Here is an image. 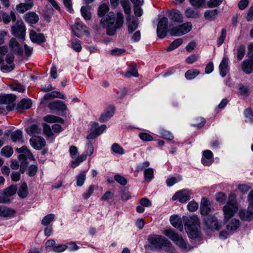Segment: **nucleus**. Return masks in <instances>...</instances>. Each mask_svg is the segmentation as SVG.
Masks as SVG:
<instances>
[{
  "instance_id": "f257e3e1",
  "label": "nucleus",
  "mask_w": 253,
  "mask_h": 253,
  "mask_svg": "<svg viewBox=\"0 0 253 253\" xmlns=\"http://www.w3.org/2000/svg\"><path fill=\"white\" fill-rule=\"evenodd\" d=\"M115 17L113 13H109L104 19H101V23L104 28L107 30V34L109 36L114 35L117 29L121 28L124 22V16L122 13L118 12L117 14L116 23Z\"/></svg>"
},
{
  "instance_id": "f03ea898",
  "label": "nucleus",
  "mask_w": 253,
  "mask_h": 253,
  "mask_svg": "<svg viewBox=\"0 0 253 253\" xmlns=\"http://www.w3.org/2000/svg\"><path fill=\"white\" fill-rule=\"evenodd\" d=\"M185 226L186 232L190 238H194L197 237L200 226L199 219L197 216H191Z\"/></svg>"
},
{
  "instance_id": "7ed1b4c3",
  "label": "nucleus",
  "mask_w": 253,
  "mask_h": 253,
  "mask_svg": "<svg viewBox=\"0 0 253 253\" xmlns=\"http://www.w3.org/2000/svg\"><path fill=\"white\" fill-rule=\"evenodd\" d=\"M164 234L173 241L178 247L182 249L187 248L186 243L183 238L177 234L173 230L168 229L164 231Z\"/></svg>"
},
{
  "instance_id": "20e7f679",
  "label": "nucleus",
  "mask_w": 253,
  "mask_h": 253,
  "mask_svg": "<svg viewBox=\"0 0 253 253\" xmlns=\"http://www.w3.org/2000/svg\"><path fill=\"white\" fill-rule=\"evenodd\" d=\"M190 22H186L179 26L172 27L169 31L171 36H180L190 32L192 29Z\"/></svg>"
},
{
  "instance_id": "39448f33",
  "label": "nucleus",
  "mask_w": 253,
  "mask_h": 253,
  "mask_svg": "<svg viewBox=\"0 0 253 253\" xmlns=\"http://www.w3.org/2000/svg\"><path fill=\"white\" fill-rule=\"evenodd\" d=\"M168 19L167 17H163L159 21L157 33L158 37L163 38L166 37L168 31Z\"/></svg>"
},
{
  "instance_id": "423d86ee",
  "label": "nucleus",
  "mask_w": 253,
  "mask_h": 253,
  "mask_svg": "<svg viewBox=\"0 0 253 253\" xmlns=\"http://www.w3.org/2000/svg\"><path fill=\"white\" fill-rule=\"evenodd\" d=\"M12 34L20 39H23L25 34V27L22 21H17L15 24L12 26Z\"/></svg>"
},
{
  "instance_id": "0eeeda50",
  "label": "nucleus",
  "mask_w": 253,
  "mask_h": 253,
  "mask_svg": "<svg viewBox=\"0 0 253 253\" xmlns=\"http://www.w3.org/2000/svg\"><path fill=\"white\" fill-rule=\"evenodd\" d=\"M148 240L151 244L156 247H160L164 245H169L170 244L169 241L161 236H150Z\"/></svg>"
},
{
  "instance_id": "6e6552de",
  "label": "nucleus",
  "mask_w": 253,
  "mask_h": 253,
  "mask_svg": "<svg viewBox=\"0 0 253 253\" xmlns=\"http://www.w3.org/2000/svg\"><path fill=\"white\" fill-rule=\"evenodd\" d=\"M237 204H226L223 208L225 220H229L232 217L238 210Z\"/></svg>"
},
{
  "instance_id": "1a4fd4ad",
  "label": "nucleus",
  "mask_w": 253,
  "mask_h": 253,
  "mask_svg": "<svg viewBox=\"0 0 253 253\" xmlns=\"http://www.w3.org/2000/svg\"><path fill=\"white\" fill-rule=\"evenodd\" d=\"M31 146L37 150L42 149L45 146L46 142L44 139L40 136H33L30 140Z\"/></svg>"
},
{
  "instance_id": "9d476101",
  "label": "nucleus",
  "mask_w": 253,
  "mask_h": 253,
  "mask_svg": "<svg viewBox=\"0 0 253 253\" xmlns=\"http://www.w3.org/2000/svg\"><path fill=\"white\" fill-rule=\"evenodd\" d=\"M126 24L129 34L133 33L138 27V20L134 17L128 15L126 17Z\"/></svg>"
},
{
  "instance_id": "9b49d317",
  "label": "nucleus",
  "mask_w": 253,
  "mask_h": 253,
  "mask_svg": "<svg viewBox=\"0 0 253 253\" xmlns=\"http://www.w3.org/2000/svg\"><path fill=\"white\" fill-rule=\"evenodd\" d=\"M204 223L207 228L212 230L219 229V225L218 224L217 219L213 216H208L204 218Z\"/></svg>"
},
{
  "instance_id": "f8f14e48",
  "label": "nucleus",
  "mask_w": 253,
  "mask_h": 253,
  "mask_svg": "<svg viewBox=\"0 0 253 253\" xmlns=\"http://www.w3.org/2000/svg\"><path fill=\"white\" fill-rule=\"evenodd\" d=\"M239 216L241 219L245 221H251L253 219V207L248 206L247 211L240 210Z\"/></svg>"
},
{
  "instance_id": "ddd939ff",
  "label": "nucleus",
  "mask_w": 253,
  "mask_h": 253,
  "mask_svg": "<svg viewBox=\"0 0 253 253\" xmlns=\"http://www.w3.org/2000/svg\"><path fill=\"white\" fill-rule=\"evenodd\" d=\"M9 46L10 50L14 53L20 55L23 54V48L15 38H12L10 39L9 42Z\"/></svg>"
},
{
  "instance_id": "4468645a",
  "label": "nucleus",
  "mask_w": 253,
  "mask_h": 253,
  "mask_svg": "<svg viewBox=\"0 0 253 253\" xmlns=\"http://www.w3.org/2000/svg\"><path fill=\"white\" fill-rule=\"evenodd\" d=\"M169 19L173 22L182 23L183 17L181 12L176 9H172L169 11Z\"/></svg>"
},
{
  "instance_id": "2eb2a0df",
  "label": "nucleus",
  "mask_w": 253,
  "mask_h": 253,
  "mask_svg": "<svg viewBox=\"0 0 253 253\" xmlns=\"http://www.w3.org/2000/svg\"><path fill=\"white\" fill-rule=\"evenodd\" d=\"M189 192L186 190H181L175 193L173 196L172 199L174 201L178 200L181 203H185L189 199Z\"/></svg>"
},
{
  "instance_id": "dca6fc26",
  "label": "nucleus",
  "mask_w": 253,
  "mask_h": 253,
  "mask_svg": "<svg viewBox=\"0 0 253 253\" xmlns=\"http://www.w3.org/2000/svg\"><path fill=\"white\" fill-rule=\"evenodd\" d=\"M202 158V164L206 166H210L213 162V154L210 150H205Z\"/></svg>"
},
{
  "instance_id": "f3484780",
  "label": "nucleus",
  "mask_w": 253,
  "mask_h": 253,
  "mask_svg": "<svg viewBox=\"0 0 253 253\" xmlns=\"http://www.w3.org/2000/svg\"><path fill=\"white\" fill-rule=\"evenodd\" d=\"M211 203L208 199L203 198L201 202L200 211L201 213L203 215H207L210 211Z\"/></svg>"
},
{
  "instance_id": "a211bd4d",
  "label": "nucleus",
  "mask_w": 253,
  "mask_h": 253,
  "mask_svg": "<svg viewBox=\"0 0 253 253\" xmlns=\"http://www.w3.org/2000/svg\"><path fill=\"white\" fill-rule=\"evenodd\" d=\"M114 106H109L105 110L104 112L103 113L100 117L99 119V121L100 122H104L109 120L114 113Z\"/></svg>"
},
{
  "instance_id": "6ab92c4d",
  "label": "nucleus",
  "mask_w": 253,
  "mask_h": 253,
  "mask_svg": "<svg viewBox=\"0 0 253 253\" xmlns=\"http://www.w3.org/2000/svg\"><path fill=\"white\" fill-rule=\"evenodd\" d=\"M242 69L246 74L253 72V55L250 59L244 61L242 64Z\"/></svg>"
},
{
  "instance_id": "aec40b11",
  "label": "nucleus",
  "mask_w": 253,
  "mask_h": 253,
  "mask_svg": "<svg viewBox=\"0 0 253 253\" xmlns=\"http://www.w3.org/2000/svg\"><path fill=\"white\" fill-rule=\"evenodd\" d=\"M33 0H25V2L21 3L16 6V10L21 13H24L30 9L33 6Z\"/></svg>"
},
{
  "instance_id": "412c9836",
  "label": "nucleus",
  "mask_w": 253,
  "mask_h": 253,
  "mask_svg": "<svg viewBox=\"0 0 253 253\" xmlns=\"http://www.w3.org/2000/svg\"><path fill=\"white\" fill-rule=\"evenodd\" d=\"M48 107L51 110H57L62 111H65L67 109V106L65 104L60 100H57L50 103L48 105Z\"/></svg>"
},
{
  "instance_id": "4be33fe9",
  "label": "nucleus",
  "mask_w": 253,
  "mask_h": 253,
  "mask_svg": "<svg viewBox=\"0 0 253 253\" xmlns=\"http://www.w3.org/2000/svg\"><path fill=\"white\" fill-rule=\"evenodd\" d=\"M228 66V59L227 57H224L222 59V61L219 66L220 75L222 77H224L226 75L229 70Z\"/></svg>"
},
{
  "instance_id": "5701e85b",
  "label": "nucleus",
  "mask_w": 253,
  "mask_h": 253,
  "mask_svg": "<svg viewBox=\"0 0 253 253\" xmlns=\"http://www.w3.org/2000/svg\"><path fill=\"white\" fill-rule=\"evenodd\" d=\"M30 37L31 41L35 42L42 43L45 41V38L42 34L37 33L32 30L30 33Z\"/></svg>"
},
{
  "instance_id": "b1692460",
  "label": "nucleus",
  "mask_w": 253,
  "mask_h": 253,
  "mask_svg": "<svg viewBox=\"0 0 253 253\" xmlns=\"http://www.w3.org/2000/svg\"><path fill=\"white\" fill-rule=\"evenodd\" d=\"M170 223L175 228L179 229L180 231L183 230L182 221L180 217L177 215H172L170 217Z\"/></svg>"
},
{
  "instance_id": "393cba45",
  "label": "nucleus",
  "mask_w": 253,
  "mask_h": 253,
  "mask_svg": "<svg viewBox=\"0 0 253 253\" xmlns=\"http://www.w3.org/2000/svg\"><path fill=\"white\" fill-rule=\"evenodd\" d=\"M16 97L14 94L0 95V104H11L14 102Z\"/></svg>"
},
{
  "instance_id": "a878e982",
  "label": "nucleus",
  "mask_w": 253,
  "mask_h": 253,
  "mask_svg": "<svg viewBox=\"0 0 253 253\" xmlns=\"http://www.w3.org/2000/svg\"><path fill=\"white\" fill-rule=\"evenodd\" d=\"M32 104V102L30 99H22L18 104L17 106V110H25L29 109Z\"/></svg>"
},
{
  "instance_id": "bb28decb",
  "label": "nucleus",
  "mask_w": 253,
  "mask_h": 253,
  "mask_svg": "<svg viewBox=\"0 0 253 253\" xmlns=\"http://www.w3.org/2000/svg\"><path fill=\"white\" fill-rule=\"evenodd\" d=\"M24 19L26 22L31 24H35L39 20V16L34 12H30L24 15Z\"/></svg>"
},
{
  "instance_id": "cd10ccee",
  "label": "nucleus",
  "mask_w": 253,
  "mask_h": 253,
  "mask_svg": "<svg viewBox=\"0 0 253 253\" xmlns=\"http://www.w3.org/2000/svg\"><path fill=\"white\" fill-rule=\"evenodd\" d=\"M15 213V210L6 207L0 206V216L11 217Z\"/></svg>"
},
{
  "instance_id": "c85d7f7f",
  "label": "nucleus",
  "mask_w": 253,
  "mask_h": 253,
  "mask_svg": "<svg viewBox=\"0 0 253 253\" xmlns=\"http://www.w3.org/2000/svg\"><path fill=\"white\" fill-rule=\"evenodd\" d=\"M43 120L49 123H60L61 124L64 123V120L61 118L52 115H48L45 116L43 118Z\"/></svg>"
},
{
  "instance_id": "c756f323",
  "label": "nucleus",
  "mask_w": 253,
  "mask_h": 253,
  "mask_svg": "<svg viewBox=\"0 0 253 253\" xmlns=\"http://www.w3.org/2000/svg\"><path fill=\"white\" fill-rule=\"evenodd\" d=\"M43 98L45 100H50L54 98H59L60 99L65 98L64 94L57 91H54L49 93H47L44 95Z\"/></svg>"
},
{
  "instance_id": "7c9ffc66",
  "label": "nucleus",
  "mask_w": 253,
  "mask_h": 253,
  "mask_svg": "<svg viewBox=\"0 0 253 253\" xmlns=\"http://www.w3.org/2000/svg\"><path fill=\"white\" fill-rule=\"evenodd\" d=\"M16 151L19 153H21V154H24L28 157V158L31 160L34 161L35 158L31 153L30 151L28 149V148L25 146H23L21 148H17L16 149Z\"/></svg>"
},
{
  "instance_id": "2f4dec72",
  "label": "nucleus",
  "mask_w": 253,
  "mask_h": 253,
  "mask_svg": "<svg viewBox=\"0 0 253 253\" xmlns=\"http://www.w3.org/2000/svg\"><path fill=\"white\" fill-rule=\"evenodd\" d=\"M16 151L19 153H21V154H24L28 157V158L31 160L34 161L35 158L31 153L30 151L28 149V148L25 146H23L21 148H17L16 149Z\"/></svg>"
},
{
  "instance_id": "473e14b6",
  "label": "nucleus",
  "mask_w": 253,
  "mask_h": 253,
  "mask_svg": "<svg viewBox=\"0 0 253 253\" xmlns=\"http://www.w3.org/2000/svg\"><path fill=\"white\" fill-rule=\"evenodd\" d=\"M26 132L28 134L30 135L40 134L41 132V128L39 126L35 124L32 125L27 127L26 129Z\"/></svg>"
},
{
  "instance_id": "72a5a7b5",
  "label": "nucleus",
  "mask_w": 253,
  "mask_h": 253,
  "mask_svg": "<svg viewBox=\"0 0 253 253\" xmlns=\"http://www.w3.org/2000/svg\"><path fill=\"white\" fill-rule=\"evenodd\" d=\"M17 193L19 196L21 198H24L27 197L28 191L27 185L26 183L24 182L21 184Z\"/></svg>"
},
{
  "instance_id": "f704fd0d",
  "label": "nucleus",
  "mask_w": 253,
  "mask_h": 253,
  "mask_svg": "<svg viewBox=\"0 0 253 253\" xmlns=\"http://www.w3.org/2000/svg\"><path fill=\"white\" fill-rule=\"evenodd\" d=\"M240 225L239 220L232 219L227 225V229L228 230L234 231L239 227Z\"/></svg>"
},
{
  "instance_id": "c9c22d12",
  "label": "nucleus",
  "mask_w": 253,
  "mask_h": 253,
  "mask_svg": "<svg viewBox=\"0 0 253 253\" xmlns=\"http://www.w3.org/2000/svg\"><path fill=\"white\" fill-rule=\"evenodd\" d=\"M17 187L15 185H11L6 188L3 191V195L6 197H10L15 194Z\"/></svg>"
},
{
  "instance_id": "e433bc0d",
  "label": "nucleus",
  "mask_w": 253,
  "mask_h": 253,
  "mask_svg": "<svg viewBox=\"0 0 253 253\" xmlns=\"http://www.w3.org/2000/svg\"><path fill=\"white\" fill-rule=\"evenodd\" d=\"M125 76L127 78H130L131 76H134L136 77L138 76V73L135 65L131 64L130 66L129 69L128 70L127 72L125 74Z\"/></svg>"
},
{
  "instance_id": "4c0bfd02",
  "label": "nucleus",
  "mask_w": 253,
  "mask_h": 253,
  "mask_svg": "<svg viewBox=\"0 0 253 253\" xmlns=\"http://www.w3.org/2000/svg\"><path fill=\"white\" fill-rule=\"evenodd\" d=\"M145 181L149 182L154 177V170L152 168H148L144 171Z\"/></svg>"
},
{
  "instance_id": "58836bf2",
  "label": "nucleus",
  "mask_w": 253,
  "mask_h": 253,
  "mask_svg": "<svg viewBox=\"0 0 253 253\" xmlns=\"http://www.w3.org/2000/svg\"><path fill=\"white\" fill-rule=\"evenodd\" d=\"M183 42V40L182 39H177L173 41L169 46L167 48V51H170L178 47L179 45H180Z\"/></svg>"
},
{
  "instance_id": "ea45409f",
  "label": "nucleus",
  "mask_w": 253,
  "mask_h": 253,
  "mask_svg": "<svg viewBox=\"0 0 253 253\" xmlns=\"http://www.w3.org/2000/svg\"><path fill=\"white\" fill-rule=\"evenodd\" d=\"M200 71L196 69H191L188 70L185 74V77L188 80H191L199 75Z\"/></svg>"
},
{
  "instance_id": "a19ab883",
  "label": "nucleus",
  "mask_w": 253,
  "mask_h": 253,
  "mask_svg": "<svg viewBox=\"0 0 253 253\" xmlns=\"http://www.w3.org/2000/svg\"><path fill=\"white\" fill-rule=\"evenodd\" d=\"M85 27L80 23H76V25L72 27V30L74 34L78 37H80V31L84 30Z\"/></svg>"
},
{
  "instance_id": "79ce46f5",
  "label": "nucleus",
  "mask_w": 253,
  "mask_h": 253,
  "mask_svg": "<svg viewBox=\"0 0 253 253\" xmlns=\"http://www.w3.org/2000/svg\"><path fill=\"white\" fill-rule=\"evenodd\" d=\"M121 3L125 13L128 14V15H130L131 7L129 2L127 0H121Z\"/></svg>"
},
{
  "instance_id": "37998d69",
  "label": "nucleus",
  "mask_w": 253,
  "mask_h": 253,
  "mask_svg": "<svg viewBox=\"0 0 253 253\" xmlns=\"http://www.w3.org/2000/svg\"><path fill=\"white\" fill-rule=\"evenodd\" d=\"M11 138L13 142L21 141L22 138V131L18 130L13 132L11 134Z\"/></svg>"
},
{
  "instance_id": "c03bdc74",
  "label": "nucleus",
  "mask_w": 253,
  "mask_h": 253,
  "mask_svg": "<svg viewBox=\"0 0 253 253\" xmlns=\"http://www.w3.org/2000/svg\"><path fill=\"white\" fill-rule=\"evenodd\" d=\"M182 177L180 175H177L176 177H170L168 178L166 180L167 184L168 186H171L174 185L177 181H180Z\"/></svg>"
},
{
  "instance_id": "a18cd8bd",
  "label": "nucleus",
  "mask_w": 253,
  "mask_h": 253,
  "mask_svg": "<svg viewBox=\"0 0 253 253\" xmlns=\"http://www.w3.org/2000/svg\"><path fill=\"white\" fill-rule=\"evenodd\" d=\"M217 14V11L216 9L213 10H209L206 11L204 14L205 17L206 19L211 20L214 19Z\"/></svg>"
},
{
  "instance_id": "49530a36",
  "label": "nucleus",
  "mask_w": 253,
  "mask_h": 253,
  "mask_svg": "<svg viewBox=\"0 0 253 253\" xmlns=\"http://www.w3.org/2000/svg\"><path fill=\"white\" fill-rule=\"evenodd\" d=\"M2 18L5 23H8L11 20L15 21L16 20V16L15 13L13 11H11L10 13V15L4 13L2 14Z\"/></svg>"
},
{
  "instance_id": "de8ad7c7",
  "label": "nucleus",
  "mask_w": 253,
  "mask_h": 253,
  "mask_svg": "<svg viewBox=\"0 0 253 253\" xmlns=\"http://www.w3.org/2000/svg\"><path fill=\"white\" fill-rule=\"evenodd\" d=\"M206 123L205 119L203 118H197L194 120L193 126L199 128L203 127Z\"/></svg>"
},
{
  "instance_id": "09e8293b",
  "label": "nucleus",
  "mask_w": 253,
  "mask_h": 253,
  "mask_svg": "<svg viewBox=\"0 0 253 253\" xmlns=\"http://www.w3.org/2000/svg\"><path fill=\"white\" fill-rule=\"evenodd\" d=\"M159 133L165 139L171 140L173 138V135L170 132L164 129H161Z\"/></svg>"
},
{
  "instance_id": "8fccbe9b",
  "label": "nucleus",
  "mask_w": 253,
  "mask_h": 253,
  "mask_svg": "<svg viewBox=\"0 0 253 253\" xmlns=\"http://www.w3.org/2000/svg\"><path fill=\"white\" fill-rule=\"evenodd\" d=\"M54 215L53 214H49L43 217L42 221V224L44 226L48 225L51 223L54 218Z\"/></svg>"
},
{
  "instance_id": "3c124183",
  "label": "nucleus",
  "mask_w": 253,
  "mask_h": 253,
  "mask_svg": "<svg viewBox=\"0 0 253 253\" xmlns=\"http://www.w3.org/2000/svg\"><path fill=\"white\" fill-rule=\"evenodd\" d=\"M72 47L76 51L80 52L82 50L80 41L77 39H73L71 42Z\"/></svg>"
},
{
  "instance_id": "603ef678",
  "label": "nucleus",
  "mask_w": 253,
  "mask_h": 253,
  "mask_svg": "<svg viewBox=\"0 0 253 253\" xmlns=\"http://www.w3.org/2000/svg\"><path fill=\"white\" fill-rule=\"evenodd\" d=\"M112 150L115 153L123 155L125 153L123 148L118 143H114L111 147Z\"/></svg>"
},
{
  "instance_id": "864d4df0",
  "label": "nucleus",
  "mask_w": 253,
  "mask_h": 253,
  "mask_svg": "<svg viewBox=\"0 0 253 253\" xmlns=\"http://www.w3.org/2000/svg\"><path fill=\"white\" fill-rule=\"evenodd\" d=\"M245 53V46L241 44L237 48V58L239 60L242 59Z\"/></svg>"
},
{
  "instance_id": "5fc2aeb1",
  "label": "nucleus",
  "mask_w": 253,
  "mask_h": 253,
  "mask_svg": "<svg viewBox=\"0 0 253 253\" xmlns=\"http://www.w3.org/2000/svg\"><path fill=\"white\" fill-rule=\"evenodd\" d=\"M85 179V172H82L77 177V185L78 186H81L83 185Z\"/></svg>"
},
{
  "instance_id": "6e6d98bb",
  "label": "nucleus",
  "mask_w": 253,
  "mask_h": 253,
  "mask_svg": "<svg viewBox=\"0 0 253 253\" xmlns=\"http://www.w3.org/2000/svg\"><path fill=\"white\" fill-rule=\"evenodd\" d=\"M1 153L7 158L10 157L13 153L12 148L9 146H5L1 150Z\"/></svg>"
},
{
  "instance_id": "4d7b16f0",
  "label": "nucleus",
  "mask_w": 253,
  "mask_h": 253,
  "mask_svg": "<svg viewBox=\"0 0 253 253\" xmlns=\"http://www.w3.org/2000/svg\"><path fill=\"white\" fill-rule=\"evenodd\" d=\"M139 138L144 141H151L153 140V137L149 133L146 132H141L139 134Z\"/></svg>"
},
{
  "instance_id": "13d9d810",
  "label": "nucleus",
  "mask_w": 253,
  "mask_h": 253,
  "mask_svg": "<svg viewBox=\"0 0 253 253\" xmlns=\"http://www.w3.org/2000/svg\"><path fill=\"white\" fill-rule=\"evenodd\" d=\"M109 7L107 5L103 4H101L98 8V14L100 17L104 16L106 12L108 11Z\"/></svg>"
},
{
  "instance_id": "bf43d9fd",
  "label": "nucleus",
  "mask_w": 253,
  "mask_h": 253,
  "mask_svg": "<svg viewBox=\"0 0 253 253\" xmlns=\"http://www.w3.org/2000/svg\"><path fill=\"white\" fill-rule=\"evenodd\" d=\"M42 126L43 133L46 135V136L47 137H51L53 134L51 131L50 126L46 124H43Z\"/></svg>"
},
{
  "instance_id": "052dcab7",
  "label": "nucleus",
  "mask_w": 253,
  "mask_h": 253,
  "mask_svg": "<svg viewBox=\"0 0 253 253\" xmlns=\"http://www.w3.org/2000/svg\"><path fill=\"white\" fill-rule=\"evenodd\" d=\"M82 16L85 20H89L91 18L90 12L85 6H82L81 9Z\"/></svg>"
},
{
  "instance_id": "680f3d73",
  "label": "nucleus",
  "mask_w": 253,
  "mask_h": 253,
  "mask_svg": "<svg viewBox=\"0 0 253 253\" xmlns=\"http://www.w3.org/2000/svg\"><path fill=\"white\" fill-rule=\"evenodd\" d=\"M114 178L117 182H118L119 183H120V184H121L122 185L125 186L127 183L126 179L125 177H124L121 175H119V174L116 175L114 177Z\"/></svg>"
},
{
  "instance_id": "e2e57ef3",
  "label": "nucleus",
  "mask_w": 253,
  "mask_h": 253,
  "mask_svg": "<svg viewBox=\"0 0 253 253\" xmlns=\"http://www.w3.org/2000/svg\"><path fill=\"white\" fill-rule=\"evenodd\" d=\"M68 246L66 245H59L54 247L52 250L55 253H62L66 250Z\"/></svg>"
},
{
  "instance_id": "0e129e2a",
  "label": "nucleus",
  "mask_w": 253,
  "mask_h": 253,
  "mask_svg": "<svg viewBox=\"0 0 253 253\" xmlns=\"http://www.w3.org/2000/svg\"><path fill=\"white\" fill-rule=\"evenodd\" d=\"M226 36V31L225 29H222L220 37L217 39V44L220 45L224 41Z\"/></svg>"
},
{
  "instance_id": "69168bd1",
  "label": "nucleus",
  "mask_w": 253,
  "mask_h": 253,
  "mask_svg": "<svg viewBox=\"0 0 253 253\" xmlns=\"http://www.w3.org/2000/svg\"><path fill=\"white\" fill-rule=\"evenodd\" d=\"M226 199V194L223 192H218L216 194V200L220 203H223Z\"/></svg>"
},
{
  "instance_id": "338daca9",
  "label": "nucleus",
  "mask_w": 253,
  "mask_h": 253,
  "mask_svg": "<svg viewBox=\"0 0 253 253\" xmlns=\"http://www.w3.org/2000/svg\"><path fill=\"white\" fill-rule=\"evenodd\" d=\"M187 208L190 211H195L198 208V204L195 201H191L187 205Z\"/></svg>"
},
{
  "instance_id": "774afa93",
  "label": "nucleus",
  "mask_w": 253,
  "mask_h": 253,
  "mask_svg": "<svg viewBox=\"0 0 253 253\" xmlns=\"http://www.w3.org/2000/svg\"><path fill=\"white\" fill-rule=\"evenodd\" d=\"M38 170V167L36 165H31L28 169V173L30 176H33L36 175Z\"/></svg>"
}]
</instances>
